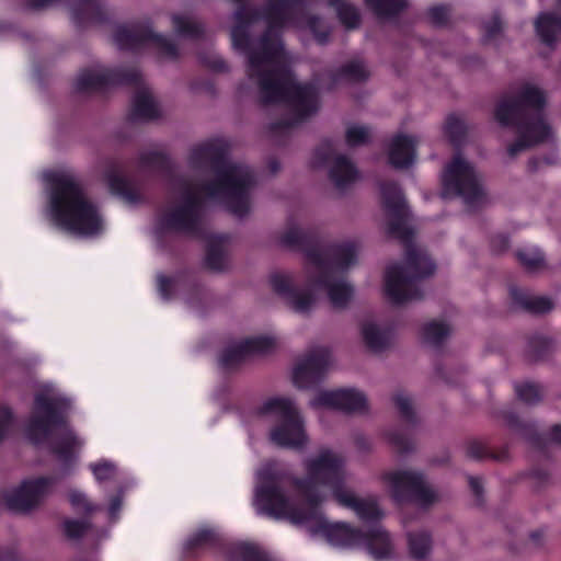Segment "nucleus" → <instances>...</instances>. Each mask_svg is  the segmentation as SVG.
<instances>
[{
	"label": "nucleus",
	"mask_w": 561,
	"mask_h": 561,
	"mask_svg": "<svg viewBox=\"0 0 561 561\" xmlns=\"http://www.w3.org/2000/svg\"><path fill=\"white\" fill-rule=\"evenodd\" d=\"M59 0H27L26 5L32 10H43L57 3Z\"/></svg>",
	"instance_id": "50"
},
{
	"label": "nucleus",
	"mask_w": 561,
	"mask_h": 561,
	"mask_svg": "<svg viewBox=\"0 0 561 561\" xmlns=\"http://www.w3.org/2000/svg\"><path fill=\"white\" fill-rule=\"evenodd\" d=\"M516 256L520 265L529 273L540 272L547 266L543 253L534 245L519 249Z\"/></svg>",
	"instance_id": "29"
},
{
	"label": "nucleus",
	"mask_w": 561,
	"mask_h": 561,
	"mask_svg": "<svg viewBox=\"0 0 561 561\" xmlns=\"http://www.w3.org/2000/svg\"><path fill=\"white\" fill-rule=\"evenodd\" d=\"M392 497L399 502H413L428 507L439 501L440 495L424 474L416 470H393L382 476Z\"/></svg>",
	"instance_id": "12"
},
{
	"label": "nucleus",
	"mask_w": 561,
	"mask_h": 561,
	"mask_svg": "<svg viewBox=\"0 0 561 561\" xmlns=\"http://www.w3.org/2000/svg\"><path fill=\"white\" fill-rule=\"evenodd\" d=\"M214 539L215 533L211 529L201 528L186 540L185 546L187 549H193L207 545Z\"/></svg>",
	"instance_id": "41"
},
{
	"label": "nucleus",
	"mask_w": 561,
	"mask_h": 561,
	"mask_svg": "<svg viewBox=\"0 0 561 561\" xmlns=\"http://www.w3.org/2000/svg\"><path fill=\"white\" fill-rule=\"evenodd\" d=\"M185 286L184 280L179 276L168 277L163 274L157 275V289L161 299L164 301L171 300L175 296V293Z\"/></svg>",
	"instance_id": "32"
},
{
	"label": "nucleus",
	"mask_w": 561,
	"mask_h": 561,
	"mask_svg": "<svg viewBox=\"0 0 561 561\" xmlns=\"http://www.w3.org/2000/svg\"><path fill=\"white\" fill-rule=\"evenodd\" d=\"M450 327L445 322L432 321L423 327L422 339L425 344L438 347L449 335Z\"/></svg>",
	"instance_id": "30"
},
{
	"label": "nucleus",
	"mask_w": 561,
	"mask_h": 561,
	"mask_svg": "<svg viewBox=\"0 0 561 561\" xmlns=\"http://www.w3.org/2000/svg\"><path fill=\"white\" fill-rule=\"evenodd\" d=\"M90 527L85 520L67 519L64 523V530L68 538H80Z\"/></svg>",
	"instance_id": "44"
},
{
	"label": "nucleus",
	"mask_w": 561,
	"mask_h": 561,
	"mask_svg": "<svg viewBox=\"0 0 561 561\" xmlns=\"http://www.w3.org/2000/svg\"><path fill=\"white\" fill-rule=\"evenodd\" d=\"M380 193L388 233L405 244L404 263L390 265L386 271V295L396 305L419 300L423 297L420 280L434 273L435 264L422 248L412 243V231L407 225L409 211L398 184L382 182Z\"/></svg>",
	"instance_id": "5"
},
{
	"label": "nucleus",
	"mask_w": 561,
	"mask_h": 561,
	"mask_svg": "<svg viewBox=\"0 0 561 561\" xmlns=\"http://www.w3.org/2000/svg\"><path fill=\"white\" fill-rule=\"evenodd\" d=\"M507 422L512 430L522 435L524 438L528 440L535 439V426L533 424L526 423L515 415H510Z\"/></svg>",
	"instance_id": "42"
},
{
	"label": "nucleus",
	"mask_w": 561,
	"mask_h": 561,
	"mask_svg": "<svg viewBox=\"0 0 561 561\" xmlns=\"http://www.w3.org/2000/svg\"><path fill=\"white\" fill-rule=\"evenodd\" d=\"M369 9L379 18H390L402 11L405 5V0H365Z\"/></svg>",
	"instance_id": "31"
},
{
	"label": "nucleus",
	"mask_w": 561,
	"mask_h": 561,
	"mask_svg": "<svg viewBox=\"0 0 561 561\" xmlns=\"http://www.w3.org/2000/svg\"><path fill=\"white\" fill-rule=\"evenodd\" d=\"M187 162L194 172L211 179L196 181L172 176L169 199L157 221V233L174 231L197 236L204 222V197L225 205L239 218L250 213L255 174L249 165L228 157L224 140L213 139L192 147Z\"/></svg>",
	"instance_id": "2"
},
{
	"label": "nucleus",
	"mask_w": 561,
	"mask_h": 561,
	"mask_svg": "<svg viewBox=\"0 0 561 561\" xmlns=\"http://www.w3.org/2000/svg\"><path fill=\"white\" fill-rule=\"evenodd\" d=\"M138 169L141 172H170L171 161L159 150H145L139 154Z\"/></svg>",
	"instance_id": "26"
},
{
	"label": "nucleus",
	"mask_w": 561,
	"mask_h": 561,
	"mask_svg": "<svg viewBox=\"0 0 561 561\" xmlns=\"http://www.w3.org/2000/svg\"><path fill=\"white\" fill-rule=\"evenodd\" d=\"M70 408V399L53 386H44L35 394L25 432L33 443L48 445L62 465L61 476H34L24 479L5 495L7 506L11 511L26 514L38 510L54 494L59 479L70 473L83 445V440L67 422Z\"/></svg>",
	"instance_id": "4"
},
{
	"label": "nucleus",
	"mask_w": 561,
	"mask_h": 561,
	"mask_svg": "<svg viewBox=\"0 0 561 561\" xmlns=\"http://www.w3.org/2000/svg\"><path fill=\"white\" fill-rule=\"evenodd\" d=\"M282 245L298 249L306 255V280L298 284L296 275L276 271L270 275L273 291L294 312L309 313L316 306L317 293H327L335 309H343L351 301L354 288L342 275L357 261L358 244L344 241L324 245L318 238L291 224L279 237Z\"/></svg>",
	"instance_id": "3"
},
{
	"label": "nucleus",
	"mask_w": 561,
	"mask_h": 561,
	"mask_svg": "<svg viewBox=\"0 0 561 561\" xmlns=\"http://www.w3.org/2000/svg\"><path fill=\"white\" fill-rule=\"evenodd\" d=\"M469 485L472 490V492L480 497L482 494V482L480 478L477 477H470L469 478Z\"/></svg>",
	"instance_id": "52"
},
{
	"label": "nucleus",
	"mask_w": 561,
	"mask_h": 561,
	"mask_svg": "<svg viewBox=\"0 0 561 561\" xmlns=\"http://www.w3.org/2000/svg\"><path fill=\"white\" fill-rule=\"evenodd\" d=\"M135 83L138 87L133 99L131 121H149L160 115V108L152 92L142 84L138 69H108L96 65L82 69L75 81V89L81 93L102 90L110 84Z\"/></svg>",
	"instance_id": "8"
},
{
	"label": "nucleus",
	"mask_w": 561,
	"mask_h": 561,
	"mask_svg": "<svg viewBox=\"0 0 561 561\" xmlns=\"http://www.w3.org/2000/svg\"><path fill=\"white\" fill-rule=\"evenodd\" d=\"M432 537L425 530L408 534L409 554L415 561H424L432 551Z\"/></svg>",
	"instance_id": "27"
},
{
	"label": "nucleus",
	"mask_w": 561,
	"mask_h": 561,
	"mask_svg": "<svg viewBox=\"0 0 561 561\" xmlns=\"http://www.w3.org/2000/svg\"><path fill=\"white\" fill-rule=\"evenodd\" d=\"M485 37L488 39L495 38L502 31L503 24L497 14H494L489 21L483 24Z\"/></svg>",
	"instance_id": "46"
},
{
	"label": "nucleus",
	"mask_w": 561,
	"mask_h": 561,
	"mask_svg": "<svg viewBox=\"0 0 561 561\" xmlns=\"http://www.w3.org/2000/svg\"><path fill=\"white\" fill-rule=\"evenodd\" d=\"M259 414L273 417L270 438L275 445L289 449H302L307 446L305 421L293 400L271 398L259 408Z\"/></svg>",
	"instance_id": "9"
},
{
	"label": "nucleus",
	"mask_w": 561,
	"mask_h": 561,
	"mask_svg": "<svg viewBox=\"0 0 561 561\" xmlns=\"http://www.w3.org/2000/svg\"><path fill=\"white\" fill-rule=\"evenodd\" d=\"M14 424L13 412L5 405L0 407V444L9 436Z\"/></svg>",
	"instance_id": "43"
},
{
	"label": "nucleus",
	"mask_w": 561,
	"mask_h": 561,
	"mask_svg": "<svg viewBox=\"0 0 561 561\" xmlns=\"http://www.w3.org/2000/svg\"><path fill=\"white\" fill-rule=\"evenodd\" d=\"M444 197H460L468 208H474L485 201L482 178L476 168L460 153L445 167L443 175Z\"/></svg>",
	"instance_id": "11"
},
{
	"label": "nucleus",
	"mask_w": 561,
	"mask_h": 561,
	"mask_svg": "<svg viewBox=\"0 0 561 561\" xmlns=\"http://www.w3.org/2000/svg\"><path fill=\"white\" fill-rule=\"evenodd\" d=\"M529 351L536 357H543L556 348V341L545 334H535L528 342Z\"/></svg>",
	"instance_id": "35"
},
{
	"label": "nucleus",
	"mask_w": 561,
	"mask_h": 561,
	"mask_svg": "<svg viewBox=\"0 0 561 561\" xmlns=\"http://www.w3.org/2000/svg\"><path fill=\"white\" fill-rule=\"evenodd\" d=\"M394 404L399 410L401 417L409 423L415 422V413L412 399L404 392H397L393 397Z\"/></svg>",
	"instance_id": "37"
},
{
	"label": "nucleus",
	"mask_w": 561,
	"mask_h": 561,
	"mask_svg": "<svg viewBox=\"0 0 561 561\" xmlns=\"http://www.w3.org/2000/svg\"><path fill=\"white\" fill-rule=\"evenodd\" d=\"M305 478L276 461L256 471L253 505L259 514L305 526L342 548L364 547L377 561L392 557L389 534L378 524L383 513L373 496L358 497L346 488L345 459L321 448L304 460Z\"/></svg>",
	"instance_id": "1"
},
{
	"label": "nucleus",
	"mask_w": 561,
	"mask_h": 561,
	"mask_svg": "<svg viewBox=\"0 0 561 561\" xmlns=\"http://www.w3.org/2000/svg\"><path fill=\"white\" fill-rule=\"evenodd\" d=\"M171 22L174 33L180 37L194 39L204 32L202 23L190 12L173 13Z\"/></svg>",
	"instance_id": "23"
},
{
	"label": "nucleus",
	"mask_w": 561,
	"mask_h": 561,
	"mask_svg": "<svg viewBox=\"0 0 561 561\" xmlns=\"http://www.w3.org/2000/svg\"><path fill=\"white\" fill-rule=\"evenodd\" d=\"M417 140L415 137L399 134L394 136L388 147L389 164L396 169H407L416 158Z\"/></svg>",
	"instance_id": "18"
},
{
	"label": "nucleus",
	"mask_w": 561,
	"mask_h": 561,
	"mask_svg": "<svg viewBox=\"0 0 561 561\" xmlns=\"http://www.w3.org/2000/svg\"><path fill=\"white\" fill-rule=\"evenodd\" d=\"M345 137L351 147L365 145L370 139V129L363 125H352L347 127Z\"/></svg>",
	"instance_id": "38"
},
{
	"label": "nucleus",
	"mask_w": 561,
	"mask_h": 561,
	"mask_svg": "<svg viewBox=\"0 0 561 561\" xmlns=\"http://www.w3.org/2000/svg\"><path fill=\"white\" fill-rule=\"evenodd\" d=\"M225 242L226 238L224 237H213L208 241L205 263L211 271L220 272L228 266Z\"/></svg>",
	"instance_id": "25"
},
{
	"label": "nucleus",
	"mask_w": 561,
	"mask_h": 561,
	"mask_svg": "<svg viewBox=\"0 0 561 561\" xmlns=\"http://www.w3.org/2000/svg\"><path fill=\"white\" fill-rule=\"evenodd\" d=\"M89 467L99 482L114 479L117 472L116 466L112 461L104 459L90 463Z\"/></svg>",
	"instance_id": "39"
},
{
	"label": "nucleus",
	"mask_w": 561,
	"mask_h": 561,
	"mask_svg": "<svg viewBox=\"0 0 561 561\" xmlns=\"http://www.w3.org/2000/svg\"><path fill=\"white\" fill-rule=\"evenodd\" d=\"M203 291L198 288H193V293H192V307H195V298L197 299H202V296H203Z\"/></svg>",
	"instance_id": "55"
},
{
	"label": "nucleus",
	"mask_w": 561,
	"mask_h": 561,
	"mask_svg": "<svg viewBox=\"0 0 561 561\" xmlns=\"http://www.w3.org/2000/svg\"><path fill=\"white\" fill-rule=\"evenodd\" d=\"M428 16L437 25L444 24L448 19V10L445 7H434L430 9Z\"/></svg>",
	"instance_id": "47"
},
{
	"label": "nucleus",
	"mask_w": 561,
	"mask_h": 561,
	"mask_svg": "<svg viewBox=\"0 0 561 561\" xmlns=\"http://www.w3.org/2000/svg\"><path fill=\"white\" fill-rule=\"evenodd\" d=\"M69 501L72 507L78 512L89 514L100 508V506L92 504L84 493L78 490H72L69 493Z\"/></svg>",
	"instance_id": "40"
},
{
	"label": "nucleus",
	"mask_w": 561,
	"mask_h": 561,
	"mask_svg": "<svg viewBox=\"0 0 561 561\" xmlns=\"http://www.w3.org/2000/svg\"><path fill=\"white\" fill-rule=\"evenodd\" d=\"M510 295L516 307L531 313L543 314L554 308V304L550 297L536 296L523 288L512 286L510 288Z\"/></svg>",
	"instance_id": "22"
},
{
	"label": "nucleus",
	"mask_w": 561,
	"mask_h": 561,
	"mask_svg": "<svg viewBox=\"0 0 561 561\" xmlns=\"http://www.w3.org/2000/svg\"><path fill=\"white\" fill-rule=\"evenodd\" d=\"M314 164H329V176L340 192L347 191L359 179L355 164L345 156L339 154L332 141H323L314 151Z\"/></svg>",
	"instance_id": "13"
},
{
	"label": "nucleus",
	"mask_w": 561,
	"mask_h": 561,
	"mask_svg": "<svg viewBox=\"0 0 561 561\" xmlns=\"http://www.w3.org/2000/svg\"><path fill=\"white\" fill-rule=\"evenodd\" d=\"M535 26L540 39L551 46L561 34V18L552 13H541Z\"/></svg>",
	"instance_id": "24"
},
{
	"label": "nucleus",
	"mask_w": 561,
	"mask_h": 561,
	"mask_svg": "<svg viewBox=\"0 0 561 561\" xmlns=\"http://www.w3.org/2000/svg\"><path fill=\"white\" fill-rule=\"evenodd\" d=\"M357 445H358V447H360L363 449H368L369 448V443L365 438H358L357 439Z\"/></svg>",
	"instance_id": "56"
},
{
	"label": "nucleus",
	"mask_w": 561,
	"mask_h": 561,
	"mask_svg": "<svg viewBox=\"0 0 561 561\" xmlns=\"http://www.w3.org/2000/svg\"><path fill=\"white\" fill-rule=\"evenodd\" d=\"M106 182L111 192L119 196L128 205L144 202V192L140 183L127 178L116 162L110 163L105 171Z\"/></svg>",
	"instance_id": "17"
},
{
	"label": "nucleus",
	"mask_w": 561,
	"mask_h": 561,
	"mask_svg": "<svg viewBox=\"0 0 561 561\" xmlns=\"http://www.w3.org/2000/svg\"><path fill=\"white\" fill-rule=\"evenodd\" d=\"M515 392L524 403L533 405L542 399V390L539 385L525 381L515 385Z\"/></svg>",
	"instance_id": "33"
},
{
	"label": "nucleus",
	"mask_w": 561,
	"mask_h": 561,
	"mask_svg": "<svg viewBox=\"0 0 561 561\" xmlns=\"http://www.w3.org/2000/svg\"><path fill=\"white\" fill-rule=\"evenodd\" d=\"M467 131L463 119L456 115H449L445 123V134L448 136L450 142L459 146L465 139Z\"/></svg>",
	"instance_id": "34"
},
{
	"label": "nucleus",
	"mask_w": 561,
	"mask_h": 561,
	"mask_svg": "<svg viewBox=\"0 0 561 561\" xmlns=\"http://www.w3.org/2000/svg\"><path fill=\"white\" fill-rule=\"evenodd\" d=\"M121 508H122V496L116 495L111 500L110 505H108L110 518L115 520L117 518V514L119 513Z\"/></svg>",
	"instance_id": "49"
},
{
	"label": "nucleus",
	"mask_w": 561,
	"mask_h": 561,
	"mask_svg": "<svg viewBox=\"0 0 561 561\" xmlns=\"http://www.w3.org/2000/svg\"><path fill=\"white\" fill-rule=\"evenodd\" d=\"M546 104V91L530 82L520 84L516 92L497 103L494 111L497 123L516 127L518 134L507 148L511 158L551 138L552 128L545 114Z\"/></svg>",
	"instance_id": "7"
},
{
	"label": "nucleus",
	"mask_w": 561,
	"mask_h": 561,
	"mask_svg": "<svg viewBox=\"0 0 561 561\" xmlns=\"http://www.w3.org/2000/svg\"><path fill=\"white\" fill-rule=\"evenodd\" d=\"M271 174L275 175L280 170V163L276 159H271L267 163Z\"/></svg>",
	"instance_id": "54"
},
{
	"label": "nucleus",
	"mask_w": 561,
	"mask_h": 561,
	"mask_svg": "<svg viewBox=\"0 0 561 561\" xmlns=\"http://www.w3.org/2000/svg\"><path fill=\"white\" fill-rule=\"evenodd\" d=\"M368 76L369 71L365 64L359 59H355L344 65L336 72H330L328 80L323 78L317 79V84L322 89L331 90L343 83L364 81Z\"/></svg>",
	"instance_id": "19"
},
{
	"label": "nucleus",
	"mask_w": 561,
	"mask_h": 561,
	"mask_svg": "<svg viewBox=\"0 0 561 561\" xmlns=\"http://www.w3.org/2000/svg\"><path fill=\"white\" fill-rule=\"evenodd\" d=\"M539 164H541V161H540V160H538V159H533V160H530V161H529V168H530L531 170H536V169H538V165H539Z\"/></svg>",
	"instance_id": "57"
},
{
	"label": "nucleus",
	"mask_w": 561,
	"mask_h": 561,
	"mask_svg": "<svg viewBox=\"0 0 561 561\" xmlns=\"http://www.w3.org/2000/svg\"><path fill=\"white\" fill-rule=\"evenodd\" d=\"M160 16L145 18L140 21L123 24L116 27L114 42L119 49L138 50L152 48L158 56L167 60L179 58L178 46L165 35L158 33L153 26L158 24Z\"/></svg>",
	"instance_id": "10"
},
{
	"label": "nucleus",
	"mask_w": 561,
	"mask_h": 561,
	"mask_svg": "<svg viewBox=\"0 0 561 561\" xmlns=\"http://www.w3.org/2000/svg\"><path fill=\"white\" fill-rule=\"evenodd\" d=\"M510 245L508 238L505 236H497L492 240V248L496 252L504 251Z\"/></svg>",
	"instance_id": "51"
},
{
	"label": "nucleus",
	"mask_w": 561,
	"mask_h": 561,
	"mask_svg": "<svg viewBox=\"0 0 561 561\" xmlns=\"http://www.w3.org/2000/svg\"><path fill=\"white\" fill-rule=\"evenodd\" d=\"M332 364L328 347L316 346L298 360L294 368L293 381L299 389H310L327 374Z\"/></svg>",
	"instance_id": "14"
},
{
	"label": "nucleus",
	"mask_w": 561,
	"mask_h": 561,
	"mask_svg": "<svg viewBox=\"0 0 561 561\" xmlns=\"http://www.w3.org/2000/svg\"><path fill=\"white\" fill-rule=\"evenodd\" d=\"M201 61L216 72H225L229 69L227 62L214 51L202 55Z\"/></svg>",
	"instance_id": "45"
},
{
	"label": "nucleus",
	"mask_w": 561,
	"mask_h": 561,
	"mask_svg": "<svg viewBox=\"0 0 561 561\" xmlns=\"http://www.w3.org/2000/svg\"><path fill=\"white\" fill-rule=\"evenodd\" d=\"M466 454L472 459H480L485 455V448L479 442H471L467 446Z\"/></svg>",
	"instance_id": "48"
},
{
	"label": "nucleus",
	"mask_w": 561,
	"mask_h": 561,
	"mask_svg": "<svg viewBox=\"0 0 561 561\" xmlns=\"http://www.w3.org/2000/svg\"><path fill=\"white\" fill-rule=\"evenodd\" d=\"M43 179L48 196L46 215L56 227L79 237H94L104 230L102 215L71 172L47 171Z\"/></svg>",
	"instance_id": "6"
},
{
	"label": "nucleus",
	"mask_w": 561,
	"mask_h": 561,
	"mask_svg": "<svg viewBox=\"0 0 561 561\" xmlns=\"http://www.w3.org/2000/svg\"><path fill=\"white\" fill-rule=\"evenodd\" d=\"M309 404L312 409H332L345 413H364L368 410L365 393L354 388L320 391Z\"/></svg>",
	"instance_id": "15"
},
{
	"label": "nucleus",
	"mask_w": 561,
	"mask_h": 561,
	"mask_svg": "<svg viewBox=\"0 0 561 561\" xmlns=\"http://www.w3.org/2000/svg\"><path fill=\"white\" fill-rule=\"evenodd\" d=\"M362 336L370 351L380 353L390 347L394 333L393 329L388 324L366 321L362 325Z\"/></svg>",
	"instance_id": "21"
},
{
	"label": "nucleus",
	"mask_w": 561,
	"mask_h": 561,
	"mask_svg": "<svg viewBox=\"0 0 561 561\" xmlns=\"http://www.w3.org/2000/svg\"><path fill=\"white\" fill-rule=\"evenodd\" d=\"M276 346V340L267 335L248 337L228 345L219 356V365L225 370H232L252 356L265 355Z\"/></svg>",
	"instance_id": "16"
},
{
	"label": "nucleus",
	"mask_w": 561,
	"mask_h": 561,
	"mask_svg": "<svg viewBox=\"0 0 561 561\" xmlns=\"http://www.w3.org/2000/svg\"><path fill=\"white\" fill-rule=\"evenodd\" d=\"M228 559L229 561H272L257 545L249 542L233 545L229 549Z\"/></svg>",
	"instance_id": "28"
},
{
	"label": "nucleus",
	"mask_w": 561,
	"mask_h": 561,
	"mask_svg": "<svg viewBox=\"0 0 561 561\" xmlns=\"http://www.w3.org/2000/svg\"><path fill=\"white\" fill-rule=\"evenodd\" d=\"M549 439L552 443L561 445V425H554L549 434Z\"/></svg>",
	"instance_id": "53"
},
{
	"label": "nucleus",
	"mask_w": 561,
	"mask_h": 561,
	"mask_svg": "<svg viewBox=\"0 0 561 561\" xmlns=\"http://www.w3.org/2000/svg\"><path fill=\"white\" fill-rule=\"evenodd\" d=\"M71 21L78 27H85L104 20V9L100 0H71L69 3Z\"/></svg>",
	"instance_id": "20"
},
{
	"label": "nucleus",
	"mask_w": 561,
	"mask_h": 561,
	"mask_svg": "<svg viewBox=\"0 0 561 561\" xmlns=\"http://www.w3.org/2000/svg\"><path fill=\"white\" fill-rule=\"evenodd\" d=\"M388 442L398 453H408L413 449L414 443L405 431L398 428L387 435Z\"/></svg>",
	"instance_id": "36"
}]
</instances>
